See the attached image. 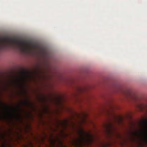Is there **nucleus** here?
Listing matches in <instances>:
<instances>
[{"instance_id":"obj_4","label":"nucleus","mask_w":147,"mask_h":147,"mask_svg":"<svg viewBox=\"0 0 147 147\" xmlns=\"http://www.w3.org/2000/svg\"><path fill=\"white\" fill-rule=\"evenodd\" d=\"M111 125H108L107 126H106V128L107 129V131L108 133H109L110 131V129L111 128Z\"/></svg>"},{"instance_id":"obj_6","label":"nucleus","mask_w":147,"mask_h":147,"mask_svg":"<svg viewBox=\"0 0 147 147\" xmlns=\"http://www.w3.org/2000/svg\"><path fill=\"white\" fill-rule=\"evenodd\" d=\"M55 140H52L51 141V143L53 145H54V144H55Z\"/></svg>"},{"instance_id":"obj_3","label":"nucleus","mask_w":147,"mask_h":147,"mask_svg":"<svg viewBox=\"0 0 147 147\" xmlns=\"http://www.w3.org/2000/svg\"><path fill=\"white\" fill-rule=\"evenodd\" d=\"M133 136L137 139L134 138V141H136L140 145L147 144V125L143 127L138 133H134Z\"/></svg>"},{"instance_id":"obj_5","label":"nucleus","mask_w":147,"mask_h":147,"mask_svg":"<svg viewBox=\"0 0 147 147\" xmlns=\"http://www.w3.org/2000/svg\"><path fill=\"white\" fill-rule=\"evenodd\" d=\"M1 147H7L6 146V144L5 143H4L3 144L2 146Z\"/></svg>"},{"instance_id":"obj_2","label":"nucleus","mask_w":147,"mask_h":147,"mask_svg":"<svg viewBox=\"0 0 147 147\" xmlns=\"http://www.w3.org/2000/svg\"><path fill=\"white\" fill-rule=\"evenodd\" d=\"M78 134L79 137L73 142L76 146L89 144L93 140V136L89 133L85 131L81 128L78 130Z\"/></svg>"},{"instance_id":"obj_1","label":"nucleus","mask_w":147,"mask_h":147,"mask_svg":"<svg viewBox=\"0 0 147 147\" xmlns=\"http://www.w3.org/2000/svg\"><path fill=\"white\" fill-rule=\"evenodd\" d=\"M8 46L15 48L22 53L42 55L45 51L32 43L8 37L0 38V49Z\"/></svg>"}]
</instances>
